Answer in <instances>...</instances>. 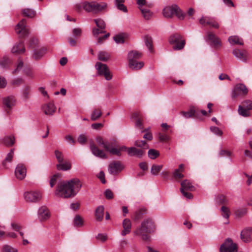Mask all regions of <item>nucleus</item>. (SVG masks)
<instances>
[{"label": "nucleus", "mask_w": 252, "mask_h": 252, "mask_svg": "<svg viewBox=\"0 0 252 252\" xmlns=\"http://www.w3.org/2000/svg\"><path fill=\"white\" fill-rule=\"evenodd\" d=\"M82 185L79 179L74 178L58 184L55 195L63 198L74 196L79 191Z\"/></svg>", "instance_id": "1"}, {"label": "nucleus", "mask_w": 252, "mask_h": 252, "mask_svg": "<svg viewBox=\"0 0 252 252\" xmlns=\"http://www.w3.org/2000/svg\"><path fill=\"white\" fill-rule=\"evenodd\" d=\"M156 230V226L154 221L151 218L145 219L141 223L139 227H137L134 231V235L140 237L145 241H150L149 234L153 233Z\"/></svg>", "instance_id": "2"}, {"label": "nucleus", "mask_w": 252, "mask_h": 252, "mask_svg": "<svg viewBox=\"0 0 252 252\" xmlns=\"http://www.w3.org/2000/svg\"><path fill=\"white\" fill-rule=\"evenodd\" d=\"M106 6L107 4L105 3H98L94 1H84L77 6L78 10H80L81 8L82 7L85 11L92 12L94 13L102 11L104 9Z\"/></svg>", "instance_id": "3"}, {"label": "nucleus", "mask_w": 252, "mask_h": 252, "mask_svg": "<svg viewBox=\"0 0 252 252\" xmlns=\"http://www.w3.org/2000/svg\"><path fill=\"white\" fill-rule=\"evenodd\" d=\"M162 13L163 16L168 18H171L175 15L179 19L182 20L185 16L180 8L175 4L165 7L163 9Z\"/></svg>", "instance_id": "4"}, {"label": "nucleus", "mask_w": 252, "mask_h": 252, "mask_svg": "<svg viewBox=\"0 0 252 252\" xmlns=\"http://www.w3.org/2000/svg\"><path fill=\"white\" fill-rule=\"evenodd\" d=\"M169 42L171 44L174 45L173 48L175 50H179L182 49L185 45L186 41L182 39V36L175 33L170 36Z\"/></svg>", "instance_id": "5"}, {"label": "nucleus", "mask_w": 252, "mask_h": 252, "mask_svg": "<svg viewBox=\"0 0 252 252\" xmlns=\"http://www.w3.org/2000/svg\"><path fill=\"white\" fill-rule=\"evenodd\" d=\"M238 247L231 238L226 239L224 242L221 245L220 249V252H237Z\"/></svg>", "instance_id": "6"}, {"label": "nucleus", "mask_w": 252, "mask_h": 252, "mask_svg": "<svg viewBox=\"0 0 252 252\" xmlns=\"http://www.w3.org/2000/svg\"><path fill=\"white\" fill-rule=\"evenodd\" d=\"M248 93V90L243 84L236 85L232 90L231 96L232 98H236L240 95H246Z\"/></svg>", "instance_id": "7"}, {"label": "nucleus", "mask_w": 252, "mask_h": 252, "mask_svg": "<svg viewBox=\"0 0 252 252\" xmlns=\"http://www.w3.org/2000/svg\"><path fill=\"white\" fill-rule=\"evenodd\" d=\"M15 31L20 37H24L27 36L29 33V30L26 26V20L22 19L16 25L15 27Z\"/></svg>", "instance_id": "8"}, {"label": "nucleus", "mask_w": 252, "mask_h": 252, "mask_svg": "<svg viewBox=\"0 0 252 252\" xmlns=\"http://www.w3.org/2000/svg\"><path fill=\"white\" fill-rule=\"evenodd\" d=\"M95 66L99 74L104 75L106 80H110L112 79V75L106 64L98 62L96 63Z\"/></svg>", "instance_id": "9"}, {"label": "nucleus", "mask_w": 252, "mask_h": 252, "mask_svg": "<svg viewBox=\"0 0 252 252\" xmlns=\"http://www.w3.org/2000/svg\"><path fill=\"white\" fill-rule=\"evenodd\" d=\"M206 40L211 41V46L216 49L220 48L221 46L220 38L211 32H207Z\"/></svg>", "instance_id": "10"}, {"label": "nucleus", "mask_w": 252, "mask_h": 252, "mask_svg": "<svg viewBox=\"0 0 252 252\" xmlns=\"http://www.w3.org/2000/svg\"><path fill=\"white\" fill-rule=\"evenodd\" d=\"M24 197L27 201L33 202L39 201L41 198V194L38 191H31L25 192Z\"/></svg>", "instance_id": "11"}, {"label": "nucleus", "mask_w": 252, "mask_h": 252, "mask_svg": "<svg viewBox=\"0 0 252 252\" xmlns=\"http://www.w3.org/2000/svg\"><path fill=\"white\" fill-rule=\"evenodd\" d=\"M27 173V169L26 166L22 163H19L15 170V175L16 177L20 180H23Z\"/></svg>", "instance_id": "12"}, {"label": "nucleus", "mask_w": 252, "mask_h": 252, "mask_svg": "<svg viewBox=\"0 0 252 252\" xmlns=\"http://www.w3.org/2000/svg\"><path fill=\"white\" fill-rule=\"evenodd\" d=\"M124 168L123 165L119 161H115L109 165L108 170L110 174H116Z\"/></svg>", "instance_id": "13"}, {"label": "nucleus", "mask_w": 252, "mask_h": 252, "mask_svg": "<svg viewBox=\"0 0 252 252\" xmlns=\"http://www.w3.org/2000/svg\"><path fill=\"white\" fill-rule=\"evenodd\" d=\"M233 55L238 60L242 62H246L249 55L246 51L235 49L232 51Z\"/></svg>", "instance_id": "14"}, {"label": "nucleus", "mask_w": 252, "mask_h": 252, "mask_svg": "<svg viewBox=\"0 0 252 252\" xmlns=\"http://www.w3.org/2000/svg\"><path fill=\"white\" fill-rule=\"evenodd\" d=\"M38 218L40 221H44L49 218L50 214L46 206H42L38 211Z\"/></svg>", "instance_id": "15"}, {"label": "nucleus", "mask_w": 252, "mask_h": 252, "mask_svg": "<svg viewBox=\"0 0 252 252\" xmlns=\"http://www.w3.org/2000/svg\"><path fill=\"white\" fill-rule=\"evenodd\" d=\"M90 149L95 156L102 158H106L107 156L103 150L99 149L94 143L90 144Z\"/></svg>", "instance_id": "16"}, {"label": "nucleus", "mask_w": 252, "mask_h": 252, "mask_svg": "<svg viewBox=\"0 0 252 252\" xmlns=\"http://www.w3.org/2000/svg\"><path fill=\"white\" fill-rule=\"evenodd\" d=\"M145 153L143 149H138L134 147H129L127 149V154L130 157L141 158Z\"/></svg>", "instance_id": "17"}, {"label": "nucleus", "mask_w": 252, "mask_h": 252, "mask_svg": "<svg viewBox=\"0 0 252 252\" xmlns=\"http://www.w3.org/2000/svg\"><path fill=\"white\" fill-rule=\"evenodd\" d=\"M56 107L53 103H47L42 106V110L47 115H52L56 111Z\"/></svg>", "instance_id": "18"}, {"label": "nucleus", "mask_w": 252, "mask_h": 252, "mask_svg": "<svg viewBox=\"0 0 252 252\" xmlns=\"http://www.w3.org/2000/svg\"><path fill=\"white\" fill-rule=\"evenodd\" d=\"M241 239L245 242H249L252 240V228L245 229L241 233Z\"/></svg>", "instance_id": "19"}, {"label": "nucleus", "mask_w": 252, "mask_h": 252, "mask_svg": "<svg viewBox=\"0 0 252 252\" xmlns=\"http://www.w3.org/2000/svg\"><path fill=\"white\" fill-rule=\"evenodd\" d=\"M131 222L128 219H125L123 221V230L121 232V235L125 236L131 232Z\"/></svg>", "instance_id": "20"}, {"label": "nucleus", "mask_w": 252, "mask_h": 252, "mask_svg": "<svg viewBox=\"0 0 252 252\" xmlns=\"http://www.w3.org/2000/svg\"><path fill=\"white\" fill-rule=\"evenodd\" d=\"M25 51V48L24 42L23 41H19L16 43L13 47L11 52L13 53L16 54H23Z\"/></svg>", "instance_id": "21"}, {"label": "nucleus", "mask_w": 252, "mask_h": 252, "mask_svg": "<svg viewBox=\"0 0 252 252\" xmlns=\"http://www.w3.org/2000/svg\"><path fill=\"white\" fill-rule=\"evenodd\" d=\"M132 118L135 120V126L140 129H142V132H145V130L143 129V119L141 114L138 112L134 113L132 114Z\"/></svg>", "instance_id": "22"}, {"label": "nucleus", "mask_w": 252, "mask_h": 252, "mask_svg": "<svg viewBox=\"0 0 252 252\" xmlns=\"http://www.w3.org/2000/svg\"><path fill=\"white\" fill-rule=\"evenodd\" d=\"M142 57V53L137 51L133 50L129 52L128 54V63H132L137 60L140 59Z\"/></svg>", "instance_id": "23"}, {"label": "nucleus", "mask_w": 252, "mask_h": 252, "mask_svg": "<svg viewBox=\"0 0 252 252\" xmlns=\"http://www.w3.org/2000/svg\"><path fill=\"white\" fill-rule=\"evenodd\" d=\"M104 208L103 206H99L95 211V217L97 221H101L104 217Z\"/></svg>", "instance_id": "24"}, {"label": "nucleus", "mask_w": 252, "mask_h": 252, "mask_svg": "<svg viewBox=\"0 0 252 252\" xmlns=\"http://www.w3.org/2000/svg\"><path fill=\"white\" fill-rule=\"evenodd\" d=\"M105 150L109 152L112 155H116L118 156H121V153L120 152V150L116 148L113 147L111 142L110 143L109 145H106Z\"/></svg>", "instance_id": "25"}, {"label": "nucleus", "mask_w": 252, "mask_h": 252, "mask_svg": "<svg viewBox=\"0 0 252 252\" xmlns=\"http://www.w3.org/2000/svg\"><path fill=\"white\" fill-rule=\"evenodd\" d=\"M229 42L230 44L233 45H242L244 44L243 39L238 36H231L228 38Z\"/></svg>", "instance_id": "26"}, {"label": "nucleus", "mask_w": 252, "mask_h": 252, "mask_svg": "<svg viewBox=\"0 0 252 252\" xmlns=\"http://www.w3.org/2000/svg\"><path fill=\"white\" fill-rule=\"evenodd\" d=\"M46 50L45 48H41L39 50H34L32 55V58L38 60L40 59L46 53Z\"/></svg>", "instance_id": "27"}, {"label": "nucleus", "mask_w": 252, "mask_h": 252, "mask_svg": "<svg viewBox=\"0 0 252 252\" xmlns=\"http://www.w3.org/2000/svg\"><path fill=\"white\" fill-rule=\"evenodd\" d=\"M139 9L141 11L144 19L149 20L152 17L153 13L149 9L145 7H139Z\"/></svg>", "instance_id": "28"}, {"label": "nucleus", "mask_w": 252, "mask_h": 252, "mask_svg": "<svg viewBox=\"0 0 252 252\" xmlns=\"http://www.w3.org/2000/svg\"><path fill=\"white\" fill-rule=\"evenodd\" d=\"M57 168L58 170L66 171L71 169V165L69 161H65L58 164L57 165Z\"/></svg>", "instance_id": "29"}, {"label": "nucleus", "mask_w": 252, "mask_h": 252, "mask_svg": "<svg viewBox=\"0 0 252 252\" xmlns=\"http://www.w3.org/2000/svg\"><path fill=\"white\" fill-rule=\"evenodd\" d=\"M181 188L186 190L192 191L194 189V187L191 185V183L187 180H184L181 183Z\"/></svg>", "instance_id": "30"}, {"label": "nucleus", "mask_w": 252, "mask_h": 252, "mask_svg": "<svg viewBox=\"0 0 252 252\" xmlns=\"http://www.w3.org/2000/svg\"><path fill=\"white\" fill-rule=\"evenodd\" d=\"M2 142L5 145L11 147L15 143V138L13 136H6L3 138Z\"/></svg>", "instance_id": "31"}, {"label": "nucleus", "mask_w": 252, "mask_h": 252, "mask_svg": "<svg viewBox=\"0 0 252 252\" xmlns=\"http://www.w3.org/2000/svg\"><path fill=\"white\" fill-rule=\"evenodd\" d=\"M102 115V112L99 108L94 109L91 114V119L93 121L98 120Z\"/></svg>", "instance_id": "32"}, {"label": "nucleus", "mask_w": 252, "mask_h": 252, "mask_svg": "<svg viewBox=\"0 0 252 252\" xmlns=\"http://www.w3.org/2000/svg\"><path fill=\"white\" fill-rule=\"evenodd\" d=\"M4 106L10 109L14 105V99L13 96H8L5 98L3 100Z\"/></svg>", "instance_id": "33"}, {"label": "nucleus", "mask_w": 252, "mask_h": 252, "mask_svg": "<svg viewBox=\"0 0 252 252\" xmlns=\"http://www.w3.org/2000/svg\"><path fill=\"white\" fill-rule=\"evenodd\" d=\"M144 65L143 62H137L136 61L129 63V67L133 70H138L141 69Z\"/></svg>", "instance_id": "34"}, {"label": "nucleus", "mask_w": 252, "mask_h": 252, "mask_svg": "<svg viewBox=\"0 0 252 252\" xmlns=\"http://www.w3.org/2000/svg\"><path fill=\"white\" fill-rule=\"evenodd\" d=\"M24 83V80L21 77H16L12 79L10 82V84L14 87H19Z\"/></svg>", "instance_id": "35"}, {"label": "nucleus", "mask_w": 252, "mask_h": 252, "mask_svg": "<svg viewBox=\"0 0 252 252\" xmlns=\"http://www.w3.org/2000/svg\"><path fill=\"white\" fill-rule=\"evenodd\" d=\"M31 91V87L29 85L24 86L22 90V97L26 100L30 97V94Z\"/></svg>", "instance_id": "36"}, {"label": "nucleus", "mask_w": 252, "mask_h": 252, "mask_svg": "<svg viewBox=\"0 0 252 252\" xmlns=\"http://www.w3.org/2000/svg\"><path fill=\"white\" fill-rule=\"evenodd\" d=\"M145 45L148 48L149 50L152 52L153 51V40L151 36L146 35L144 37Z\"/></svg>", "instance_id": "37"}, {"label": "nucleus", "mask_w": 252, "mask_h": 252, "mask_svg": "<svg viewBox=\"0 0 252 252\" xmlns=\"http://www.w3.org/2000/svg\"><path fill=\"white\" fill-rule=\"evenodd\" d=\"M163 167L162 165L153 164L152 166L151 173L152 175H158Z\"/></svg>", "instance_id": "38"}, {"label": "nucleus", "mask_w": 252, "mask_h": 252, "mask_svg": "<svg viewBox=\"0 0 252 252\" xmlns=\"http://www.w3.org/2000/svg\"><path fill=\"white\" fill-rule=\"evenodd\" d=\"M83 219L79 215H76L73 219V224L76 227H81L83 225Z\"/></svg>", "instance_id": "39"}, {"label": "nucleus", "mask_w": 252, "mask_h": 252, "mask_svg": "<svg viewBox=\"0 0 252 252\" xmlns=\"http://www.w3.org/2000/svg\"><path fill=\"white\" fill-rule=\"evenodd\" d=\"M22 14L24 16L29 18H32L34 16L35 13L31 9L25 8L22 10Z\"/></svg>", "instance_id": "40"}, {"label": "nucleus", "mask_w": 252, "mask_h": 252, "mask_svg": "<svg viewBox=\"0 0 252 252\" xmlns=\"http://www.w3.org/2000/svg\"><path fill=\"white\" fill-rule=\"evenodd\" d=\"M124 1L125 0H115V5L118 9L126 12L127 11V8L123 4Z\"/></svg>", "instance_id": "41"}, {"label": "nucleus", "mask_w": 252, "mask_h": 252, "mask_svg": "<svg viewBox=\"0 0 252 252\" xmlns=\"http://www.w3.org/2000/svg\"><path fill=\"white\" fill-rule=\"evenodd\" d=\"M238 113L239 115L243 116V117H248L250 116V110L245 108L244 107H242L241 105H239L238 107Z\"/></svg>", "instance_id": "42"}, {"label": "nucleus", "mask_w": 252, "mask_h": 252, "mask_svg": "<svg viewBox=\"0 0 252 252\" xmlns=\"http://www.w3.org/2000/svg\"><path fill=\"white\" fill-rule=\"evenodd\" d=\"M38 46V40L35 38H32L28 43V48L31 49H34Z\"/></svg>", "instance_id": "43"}, {"label": "nucleus", "mask_w": 252, "mask_h": 252, "mask_svg": "<svg viewBox=\"0 0 252 252\" xmlns=\"http://www.w3.org/2000/svg\"><path fill=\"white\" fill-rule=\"evenodd\" d=\"M220 211L221 212V216L225 219L228 220L230 215L229 208L224 206H222L221 207Z\"/></svg>", "instance_id": "44"}, {"label": "nucleus", "mask_w": 252, "mask_h": 252, "mask_svg": "<svg viewBox=\"0 0 252 252\" xmlns=\"http://www.w3.org/2000/svg\"><path fill=\"white\" fill-rule=\"evenodd\" d=\"M110 55L106 52H100L98 55V58L99 60L106 62L110 58Z\"/></svg>", "instance_id": "45"}, {"label": "nucleus", "mask_w": 252, "mask_h": 252, "mask_svg": "<svg viewBox=\"0 0 252 252\" xmlns=\"http://www.w3.org/2000/svg\"><path fill=\"white\" fill-rule=\"evenodd\" d=\"M148 155L151 159H155L159 156V153L158 151L155 149H150L148 151Z\"/></svg>", "instance_id": "46"}, {"label": "nucleus", "mask_w": 252, "mask_h": 252, "mask_svg": "<svg viewBox=\"0 0 252 252\" xmlns=\"http://www.w3.org/2000/svg\"><path fill=\"white\" fill-rule=\"evenodd\" d=\"M146 213V210L145 209H140L135 213L134 219L135 220H139L142 218V216Z\"/></svg>", "instance_id": "47"}, {"label": "nucleus", "mask_w": 252, "mask_h": 252, "mask_svg": "<svg viewBox=\"0 0 252 252\" xmlns=\"http://www.w3.org/2000/svg\"><path fill=\"white\" fill-rule=\"evenodd\" d=\"M134 145L137 147L142 148L144 151L148 149L149 147L147 143L144 140H136L134 142Z\"/></svg>", "instance_id": "48"}, {"label": "nucleus", "mask_w": 252, "mask_h": 252, "mask_svg": "<svg viewBox=\"0 0 252 252\" xmlns=\"http://www.w3.org/2000/svg\"><path fill=\"white\" fill-rule=\"evenodd\" d=\"M94 22L96 24L97 27L101 30H104L105 28V23L104 21L101 19H94Z\"/></svg>", "instance_id": "49"}, {"label": "nucleus", "mask_w": 252, "mask_h": 252, "mask_svg": "<svg viewBox=\"0 0 252 252\" xmlns=\"http://www.w3.org/2000/svg\"><path fill=\"white\" fill-rule=\"evenodd\" d=\"M181 114L183 115L185 118L189 119L190 118H194V112L192 111L191 108L188 112L182 111Z\"/></svg>", "instance_id": "50"}, {"label": "nucleus", "mask_w": 252, "mask_h": 252, "mask_svg": "<svg viewBox=\"0 0 252 252\" xmlns=\"http://www.w3.org/2000/svg\"><path fill=\"white\" fill-rule=\"evenodd\" d=\"M137 3L139 5V8L141 7H148L149 8L153 6V4L151 3H148L146 2V0H137Z\"/></svg>", "instance_id": "51"}, {"label": "nucleus", "mask_w": 252, "mask_h": 252, "mask_svg": "<svg viewBox=\"0 0 252 252\" xmlns=\"http://www.w3.org/2000/svg\"><path fill=\"white\" fill-rule=\"evenodd\" d=\"M241 106L249 110H252V101L250 100L243 101Z\"/></svg>", "instance_id": "52"}, {"label": "nucleus", "mask_w": 252, "mask_h": 252, "mask_svg": "<svg viewBox=\"0 0 252 252\" xmlns=\"http://www.w3.org/2000/svg\"><path fill=\"white\" fill-rule=\"evenodd\" d=\"M55 154L59 163H61L63 161V155L61 152L57 150L55 151Z\"/></svg>", "instance_id": "53"}, {"label": "nucleus", "mask_w": 252, "mask_h": 252, "mask_svg": "<svg viewBox=\"0 0 252 252\" xmlns=\"http://www.w3.org/2000/svg\"><path fill=\"white\" fill-rule=\"evenodd\" d=\"M24 65L23 62L22 60H19L18 64H17L16 68L12 72V74H16L18 73L20 70L22 68Z\"/></svg>", "instance_id": "54"}, {"label": "nucleus", "mask_w": 252, "mask_h": 252, "mask_svg": "<svg viewBox=\"0 0 252 252\" xmlns=\"http://www.w3.org/2000/svg\"><path fill=\"white\" fill-rule=\"evenodd\" d=\"M14 155L13 149H11L9 153L7 154L6 157L5 158L4 161L2 164L3 166H5L6 162H10L12 160Z\"/></svg>", "instance_id": "55"}, {"label": "nucleus", "mask_w": 252, "mask_h": 252, "mask_svg": "<svg viewBox=\"0 0 252 252\" xmlns=\"http://www.w3.org/2000/svg\"><path fill=\"white\" fill-rule=\"evenodd\" d=\"M184 177V175L181 173V172H179V170H175L173 172V177L175 180L181 179Z\"/></svg>", "instance_id": "56"}, {"label": "nucleus", "mask_w": 252, "mask_h": 252, "mask_svg": "<svg viewBox=\"0 0 252 252\" xmlns=\"http://www.w3.org/2000/svg\"><path fill=\"white\" fill-rule=\"evenodd\" d=\"M96 142L99 145L102 146L105 149L106 145H109L110 143L109 141H104L103 138L101 137H98L96 138Z\"/></svg>", "instance_id": "57"}, {"label": "nucleus", "mask_w": 252, "mask_h": 252, "mask_svg": "<svg viewBox=\"0 0 252 252\" xmlns=\"http://www.w3.org/2000/svg\"><path fill=\"white\" fill-rule=\"evenodd\" d=\"M93 34L94 36L97 37L100 33H104L105 32L104 30H101L99 28H94L92 30Z\"/></svg>", "instance_id": "58"}, {"label": "nucleus", "mask_w": 252, "mask_h": 252, "mask_svg": "<svg viewBox=\"0 0 252 252\" xmlns=\"http://www.w3.org/2000/svg\"><path fill=\"white\" fill-rule=\"evenodd\" d=\"M247 213L246 209L245 208H240L236 210L235 214L238 217H242L245 215Z\"/></svg>", "instance_id": "59"}, {"label": "nucleus", "mask_w": 252, "mask_h": 252, "mask_svg": "<svg viewBox=\"0 0 252 252\" xmlns=\"http://www.w3.org/2000/svg\"><path fill=\"white\" fill-rule=\"evenodd\" d=\"M113 38L117 43H123L124 42V38L122 34L116 35L114 36Z\"/></svg>", "instance_id": "60"}, {"label": "nucleus", "mask_w": 252, "mask_h": 252, "mask_svg": "<svg viewBox=\"0 0 252 252\" xmlns=\"http://www.w3.org/2000/svg\"><path fill=\"white\" fill-rule=\"evenodd\" d=\"M210 130L212 132L217 135L220 136L222 134V131L218 127L211 126Z\"/></svg>", "instance_id": "61"}, {"label": "nucleus", "mask_w": 252, "mask_h": 252, "mask_svg": "<svg viewBox=\"0 0 252 252\" xmlns=\"http://www.w3.org/2000/svg\"><path fill=\"white\" fill-rule=\"evenodd\" d=\"M250 147L252 150V151L249 150H245L244 152V155L245 156L248 157L251 159H252V142L250 141L249 142Z\"/></svg>", "instance_id": "62"}, {"label": "nucleus", "mask_w": 252, "mask_h": 252, "mask_svg": "<svg viewBox=\"0 0 252 252\" xmlns=\"http://www.w3.org/2000/svg\"><path fill=\"white\" fill-rule=\"evenodd\" d=\"M4 252H17V250L8 245H5L2 248Z\"/></svg>", "instance_id": "63"}, {"label": "nucleus", "mask_w": 252, "mask_h": 252, "mask_svg": "<svg viewBox=\"0 0 252 252\" xmlns=\"http://www.w3.org/2000/svg\"><path fill=\"white\" fill-rule=\"evenodd\" d=\"M77 141L80 144H84L87 141V137L84 134H81L78 136Z\"/></svg>", "instance_id": "64"}]
</instances>
